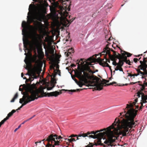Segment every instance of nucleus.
Returning <instances> with one entry per match:
<instances>
[{
	"instance_id": "9b49d317",
	"label": "nucleus",
	"mask_w": 147,
	"mask_h": 147,
	"mask_svg": "<svg viewBox=\"0 0 147 147\" xmlns=\"http://www.w3.org/2000/svg\"><path fill=\"white\" fill-rule=\"evenodd\" d=\"M137 73L136 74H131L130 73H128V76H130L132 79L134 78V76H141V78L142 79L145 78L146 80V77L144 75V74L142 73V71H141L140 70L138 69V68L136 69Z\"/></svg>"
},
{
	"instance_id": "680f3d73",
	"label": "nucleus",
	"mask_w": 147,
	"mask_h": 147,
	"mask_svg": "<svg viewBox=\"0 0 147 147\" xmlns=\"http://www.w3.org/2000/svg\"><path fill=\"white\" fill-rule=\"evenodd\" d=\"M86 134H87V136H88V135L90 134H91V133H90V132H88Z\"/></svg>"
},
{
	"instance_id": "c756f323",
	"label": "nucleus",
	"mask_w": 147,
	"mask_h": 147,
	"mask_svg": "<svg viewBox=\"0 0 147 147\" xmlns=\"http://www.w3.org/2000/svg\"><path fill=\"white\" fill-rule=\"evenodd\" d=\"M106 129H107V128L106 129L104 128L103 129H101L100 131H96V132H95L94 131H92L90 133H91V134H94V135H96V133H97L98 132L103 131H106Z\"/></svg>"
},
{
	"instance_id": "7c9ffc66",
	"label": "nucleus",
	"mask_w": 147,
	"mask_h": 147,
	"mask_svg": "<svg viewBox=\"0 0 147 147\" xmlns=\"http://www.w3.org/2000/svg\"><path fill=\"white\" fill-rule=\"evenodd\" d=\"M108 51H109L108 50H105V49H103V51L102 52L101 54L102 55H105L104 56V58H105V56H106V55L108 54H107V52Z\"/></svg>"
},
{
	"instance_id": "f704fd0d",
	"label": "nucleus",
	"mask_w": 147,
	"mask_h": 147,
	"mask_svg": "<svg viewBox=\"0 0 147 147\" xmlns=\"http://www.w3.org/2000/svg\"><path fill=\"white\" fill-rule=\"evenodd\" d=\"M142 100H147V95H144L143 93L141 96Z\"/></svg>"
},
{
	"instance_id": "4d7b16f0",
	"label": "nucleus",
	"mask_w": 147,
	"mask_h": 147,
	"mask_svg": "<svg viewBox=\"0 0 147 147\" xmlns=\"http://www.w3.org/2000/svg\"><path fill=\"white\" fill-rule=\"evenodd\" d=\"M137 82H131L130 84H131V85H133V84H134L136 83H137Z\"/></svg>"
},
{
	"instance_id": "ea45409f",
	"label": "nucleus",
	"mask_w": 147,
	"mask_h": 147,
	"mask_svg": "<svg viewBox=\"0 0 147 147\" xmlns=\"http://www.w3.org/2000/svg\"><path fill=\"white\" fill-rule=\"evenodd\" d=\"M28 44V41L27 42H26V43L25 44V43L24 42V47L26 48V50H28V49L27 47V45Z\"/></svg>"
},
{
	"instance_id": "aec40b11",
	"label": "nucleus",
	"mask_w": 147,
	"mask_h": 147,
	"mask_svg": "<svg viewBox=\"0 0 147 147\" xmlns=\"http://www.w3.org/2000/svg\"><path fill=\"white\" fill-rule=\"evenodd\" d=\"M38 52L39 58L43 59L44 56V53L42 51V49L41 48L38 50Z\"/></svg>"
},
{
	"instance_id": "0eeeda50",
	"label": "nucleus",
	"mask_w": 147,
	"mask_h": 147,
	"mask_svg": "<svg viewBox=\"0 0 147 147\" xmlns=\"http://www.w3.org/2000/svg\"><path fill=\"white\" fill-rule=\"evenodd\" d=\"M66 1H68V0H58L56 1H54L52 3L53 6L54 10H55L56 8H58L60 10V13L61 14L64 12L65 11V10L64 9V8L61 6V4L62 5L66 4Z\"/></svg>"
},
{
	"instance_id": "f3484780",
	"label": "nucleus",
	"mask_w": 147,
	"mask_h": 147,
	"mask_svg": "<svg viewBox=\"0 0 147 147\" xmlns=\"http://www.w3.org/2000/svg\"><path fill=\"white\" fill-rule=\"evenodd\" d=\"M100 140H99L98 141V143L94 144L93 143L89 142V144L87 145L85 147H93V146L95 145L96 146H97L98 145H100L101 146H103V147H105V145L102 143Z\"/></svg>"
},
{
	"instance_id": "ddd939ff",
	"label": "nucleus",
	"mask_w": 147,
	"mask_h": 147,
	"mask_svg": "<svg viewBox=\"0 0 147 147\" xmlns=\"http://www.w3.org/2000/svg\"><path fill=\"white\" fill-rule=\"evenodd\" d=\"M24 96L25 97V99H26L25 101L23 103H22V106H24L29 102L34 101L35 100V98H33L31 95H30L28 93H27L24 95Z\"/></svg>"
},
{
	"instance_id": "bf43d9fd",
	"label": "nucleus",
	"mask_w": 147,
	"mask_h": 147,
	"mask_svg": "<svg viewBox=\"0 0 147 147\" xmlns=\"http://www.w3.org/2000/svg\"><path fill=\"white\" fill-rule=\"evenodd\" d=\"M110 71H111V73H112V70L111 69V66H110V67H109Z\"/></svg>"
},
{
	"instance_id": "8fccbe9b",
	"label": "nucleus",
	"mask_w": 147,
	"mask_h": 147,
	"mask_svg": "<svg viewBox=\"0 0 147 147\" xmlns=\"http://www.w3.org/2000/svg\"><path fill=\"white\" fill-rule=\"evenodd\" d=\"M76 136H77V135H76L72 134V135H71L70 136H69V137L72 138V137H75Z\"/></svg>"
},
{
	"instance_id": "cd10ccee",
	"label": "nucleus",
	"mask_w": 147,
	"mask_h": 147,
	"mask_svg": "<svg viewBox=\"0 0 147 147\" xmlns=\"http://www.w3.org/2000/svg\"><path fill=\"white\" fill-rule=\"evenodd\" d=\"M83 89H85V88L81 89H77L76 90H64V89H63L62 90H65V91H69V92H75L77 91H80V90H82Z\"/></svg>"
},
{
	"instance_id": "2f4dec72",
	"label": "nucleus",
	"mask_w": 147,
	"mask_h": 147,
	"mask_svg": "<svg viewBox=\"0 0 147 147\" xmlns=\"http://www.w3.org/2000/svg\"><path fill=\"white\" fill-rule=\"evenodd\" d=\"M18 96V93H17L15 95L13 98L11 100V102H13L16 99Z\"/></svg>"
},
{
	"instance_id": "4be33fe9",
	"label": "nucleus",
	"mask_w": 147,
	"mask_h": 147,
	"mask_svg": "<svg viewBox=\"0 0 147 147\" xmlns=\"http://www.w3.org/2000/svg\"><path fill=\"white\" fill-rule=\"evenodd\" d=\"M144 87H141L140 88V90L138 91L137 93V96L138 98H139L140 97V95H142L143 94V91L144 90Z\"/></svg>"
},
{
	"instance_id": "5701e85b",
	"label": "nucleus",
	"mask_w": 147,
	"mask_h": 147,
	"mask_svg": "<svg viewBox=\"0 0 147 147\" xmlns=\"http://www.w3.org/2000/svg\"><path fill=\"white\" fill-rule=\"evenodd\" d=\"M107 54L109 55V58L112 61H113L114 60L115 58H116L114 56V54L113 52V55H112L111 54V52L110 51L107 52Z\"/></svg>"
},
{
	"instance_id": "603ef678",
	"label": "nucleus",
	"mask_w": 147,
	"mask_h": 147,
	"mask_svg": "<svg viewBox=\"0 0 147 147\" xmlns=\"http://www.w3.org/2000/svg\"><path fill=\"white\" fill-rule=\"evenodd\" d=\"M143 55V54H140V55H135V57H140L141 56H142Z\"/></svg>"
},
{
	"instance_id": "473e14b6",
	"label": "nucleus",
	"mask_w": 147,
	"mask_h": 147,
	"mask_svg": "<svg viewBox=\"0 0 147 147\" xmlns=\"http://www.w3.org/2000/svg\"><path fill=\"white\" fill-rule=\"evenodd\" d=\"M25 97L24 95L23 96V98H22L20 99L19 102L20 103H22L23 102H24L26 100L25 99Z\"/></svg>"
},
{
	"instance_id": "f8f14e48",
	"label": "nucleus",
	"mask_w": 147,
	"mask_h": 147,
	"mask_svg": "<svg viewBox=\"0 0 147 147\" xmlns=\"http://www.w3.org/2000/svg\"><path fill=\"white\" fill-rule=\"evenodd\" d=\"M111 51H112L114 53H115L114 54V56L116 58L119 59V62L118 63L117 65H119L120 67H122V66L124 64V59L122 58H123L122 55H121V54L118 53H117L118 54H117L113 50H112Z\"/></svg>"
},
{
	"instance_id": "f03ea898",
	"label": "nucleus",
	"mask_w": 147,
	"mask_h": 147,
	"mask_svg": "<svg viewBox=\"0 0 147 147\" xmlns=\"http://www.w3.org/2000/svg\"><path fill=\"white\" fill-rule=\"evenodd\" d=\"M107 128V131L103 132H100L96 135H90L88 137L94 139L97 138L103 140L105 139L104 143L106 144L105 146H114L113 143L115 142V140L117 138L115 135L114 134V131H113V128L110 127V129Z\"/></svg>"
},
{
	"instance_id": "e433bc0d",
	"label": "nucleus",
	"mask_w": 147,
	"mask_h": 147,
	"mask_svg": "<svg viewBox=\"0 0 147 147\" xmlns=\"http://www.w3.org/2000/svg\"><path fill=\"white\" fill-rule=\"evenodd\" d=\"M84 83H85L84 82L81 81V82H79L78 84L80 87H82L83 86L85 85Z\"/></svg>"
},
{
	"instance_id": "c85d7f7f",
	"label": "nucleus",
	"mask_w": 147,
	"mask_h": 147,
	"mask_svg": "<svg viewBox=\"0 0 147 147\" xmlns=\"http://www.w3.org/2000/svg\"><path fill=\"white\" fill-rule=\"evenodd\" d=\"M24 62L25 63L27 64H30L31 65V59L29 58H28L27 59H25L24 60Z\"/></svg>"
},
{
	"instance_id": "39448f33",
	"label": "nucleus",
	"mask_w": 147,
	"mask_h": 147,
	"mask_svg": "<svg viewBox=\"0 0 147 147\" xmlns=\"http://www.w3.org/2000/svg\"><path fill=\"white\" fill-rule=\"evenodd\" d=\"M62 137L61 136H58L56 134H51L49 135L47 139H44L43 141H47L48 143L53 144V146H58L62 140H61Z\"/></svg>"
},
{
	"instance_id": "4468645a",
	"label": "nucleus",
	"mask_w": 147,
	"mask_h": 147,
	"mask_svg": "<svg viewBox=\"0 0 147 147\" xmlns=\"http://www.w3.org/2000/svg\"><path fill=\"white\" fill-rule=\"evenodd\" d=\"M138 99L136 98L134 100V102L132 103H129V104H127L126 108L127 109V111H128L129 110L131 109H133L135 111H138L137 110H135L134 108V105H135L136 103L138 102Z\"/></svg>"
},
{
	"instance_id": "37998d69",
	"label": "nucleus",
	"mask_w": 147,
	"mask_h": 147,
	"mask_svg": "<svg viewBox=\"0 0 147 147\" xmlns=\"http://www.w3.org/2000/svg\"><path fill=\"white\" fill-rule=\"evenodd\" d=\"M7 120V119H6V118H5L3 120H2L0 122V123L2 125Z\"/></svg>"
},
{
	"instance_id": "338daca9",
	"label": "nucleus",
	"mask_w": 147,
	"mask_h": 147,
	"mask_svg": "<svg viewBox=\"0 0 147 147\" xmlns=\"http://www.w3.org/2000/svg\"><path fill=\"white\" fill-rule=\"evenodd\" d=\"M24 74L23 73H21V76L23 78Z\"/></svg>"
},
{
	"instance_id": "6e6d98bb",
	"label": "nucleus",
	"mask_w": 147,
	"mask_h": 147,
	"mask_svg": "<svg viewBox=\"0 0 147 147\" xmlns=\"http://www.w3.org/2000/svg\"><path fill=\"white\" fill-rule=\"evenodd\" d=\"M71 67H75L76 65L74 64H72L71 65Z\"/></svg>"
},
{
	"instance_id": "6e6552de",
	"label": "nucleus",
	"mask_w": 147,
	"mask_h": 147,
	"mask_svg": "<svg viewBox=\"0 0 147 147\" xmlns=\"http://www.w3.org/2000/svg\"><path fill=\"white\" fill-rule=\"evenodd\" d=\"M143 61H140V64L138 66V68L142 71L146 77L147 76V57L143 56Z\"/></svg>"
},
{
	"instance_id": "a878e982",
	"label": "nucleus",
	"mask_w": 147,
	"mask_h": 147,
	"mask_svg": "<svg viewBox=\"0 0 147 147\" xmlns=\"http://www.w3.org/2000/svg\"><path fill=\"white\" fill-rule=\"evenodd\" d=\"M121 55H122L123 54H125V56H126V55H127V57H130L132 55V54L129 53L122 50L121 51Z\"/></svg>"
},
{
	"instance_id": "2eb2a0df",
	"label": "nucleus",
	"mask_w": 147,
	"mask_h": 147,
	"mask_svg": "<svg viewBox=\"0 0 147 147\" xmlns=\"http://www.w3.org/2000/svg\"><path fill=\"white\" fill-rule=\"evenodd\" d=\"M56 83V82L54 79L52 78L51 82L49 83L47 86V90H50L52 89L55 86Z\"/></svg>"
},
{
	"instance_id": "a19ab883",
	"label": "nucleus",
	"mask_w": 147,
	"mask_h": 147,
	"mask_svg": "<svg viewBox=\"0 0 147 147\" xmlns=\"http://www.w3.org/2000/svg\"><path fill=\"white\" fill-rule=\"evenodd\" d=\"M67 140V141H69L70 142H72L73 141H75L76 140L75 138H71L70 139H65V140Z\"/></svg>"
},
{
	"instance_id": "052dcab7",
	"label": "nucleus",
	"mask_w": 147,
	"mask_h": 147,
	"mask_svg": "<svg viewBox=\"0 0 147 147\" xmlns=\"http://www.w3.org/2000/svg\"><path fill=\"white\" fill-rule=\"evenodd\" d=\"M18 129V128H16L14 131V132H16V131H17Z\"/></svg>"
},
{
	"instance_id": "3c124183",
	"label": "nucleus",
	"mask_w": 147,
	"mask_h": 147,
	"mask_svg": "<svg viewBox=\"0 0 147 147\" xmlns=\"http://www.w3.org/2000/svg\"><path fill=\"white\" fill-rule=\"evenodd\" d=\"M109 81L108 80H106L105 79H102V82H109Z\"/></svg>"
},
{
	"instance_id": "72a5a7b5",
	"label": "nucleus",
	"mask_w": 147,
	"mask_h": 147,
	"mask_svg": "<svg viewBox=\"0 0 147 147\" xmlns=\"http://www.w3.org/2000/svg\"><path fill=\"white\" fill-rule=\"evenodd\" d=\"M98 59V61L100 63L99 64L100 65H101V64H102L101 63H104V62H106V61H104V59H102L101 58H99Z\"/></svg>"
},
{
	"instance_id": "5fc2aeb1",
	"label": "nucleus",
	"mask_w": 147,
	"mask_h": 147,
	"mask_svg": "<svg viewBox=\"0 0 147 147\" xmlns=\"http://www.w3.org/2000/svg\"><path fill=\"white\" fill-rule=\"evenodd\" d=\"M45 55L47 57H48L49 56V54L47 52H45Z\"/></svg>"
},
{
	"instance_id": "13d9d810",
	"label": "nucleus",
	"mask_w": 147,
	"mask_h": 147,
	"mask_svg": "<svg viewBox=\"0 0 147 147\" xmlns=\"http://www.w3.org/2000/svg\"><path fill=\"white\" fill-rule=\"evenodd\" d=\"M57 72L58 73L59 75L60 76V70H58V71H57Z\"/></svg>"
},
{
	"instance_id": "20e7f679",
	"label": "nucleus",
	"mask_w": 147,
	"mask_h": 147,
	"mask_svg": "<svg viewBox=\"0 0 147 147\" xmlns=\"http://www.w3.org/2000/svg\"><path fill=\"white\" fill-rule=\"evenodd\" d=\"M84 71L83 75L82 81L87 84L88 83V79L92 80V81H90L91 86H95V90H100L103 89V86L105 83H103L101 80L98 78L94 75L89 76V74Z\"/></svg>"
},
{
	"instance_id": "49530a36",
	"label": "nucleus",
	"mask_w": 147,
	"mask_h": 147,
	"mask_svg": "<svg viewBox=\"0 0 147 147\" xmlns=\"http://www.w3.org/2000/svg\"><path fill=\"white\" fill-rule=\"evenodd\" d=\"M134 61L135 63H136L138 61H139V60H138V59L136 58H134Z\"/></svg>"
},
{
	"instance_id": "864d4df0",
	"label": "nucleus",
	"mask_w": 147,
	"mask_h": 147,
	"mask_svg": "<svg viewBox=\"0 0 147 147\" xmlns=\"http://www.w3.org/2000/svg\"><path fill=\"white\" fill-rule=\"evenodd\" d=\"M130 130H131V129H130L129 131L127 133V134H129V135H130V133H131V131H130Z\"/></svg>"
},
{
	"instance_id": "e2e57ef3",
	"label": "nucleus",
	"mask_w": 147,
	"mask_h": 147,
	"mask_svg": "<svg viewBox=\"0 0 147 147\" xmlns=\"http://www.w3.org/2000/svg\"><path fill=\"white\" fill-rule=\"evenodd\" d=\"M136 107V109H138V108H139V106L138 105H136H136H135Z\"/></svg>"
},
{
	"instance_id": "a211bd4d",
	"label": "nucleus",
	"mask_w": 147,
	"mask_h": 147,
	"mask_svg": "<svg viewBox=\"0 0 147 147\" xmlns=\"http://www.w3.org/2000/svg\"><path fill=\"white\" fill-rule=\"evenodd\" d=\"M40 38V36L39 34L35 32L33 36V40L36 43L38 42V39Z\"/></svg>"
},
{
	"instance_id": "f257e3e1",
	"label": "nucleus",
	"mask_w": 147,
	"mask_h": 147,
	"mask_svg": "<svg viewBox=\"0 0 147 147\" xmlns=\"http://www.w3.org/2000/svg\"><path fill=\"white\" fill-rule=\"evenodd\" d=\"M138 112V111H135L133 109L127 112L124 111V112L120 113L119 118H116L114 123L108 128L113 127L115 136L120 134L123 136H126L129 128L134 127L138 125L137 121L134 122V119Z\"/></svg>"
},
{
	"instance_id": "58836bf2",
	"label": "nucleus",
	"mask_w": 147,
	"mask_h": 147,
	"mask_svg": "<svg viewBox=\"0 0 147 147\" xmlns=\"http://www.w3.org/2000/svg\"><path fill=\"white\" fill-rule=\"evenodd\" d=\"M109 45L108 44H107L106 45V47L105 48H104V49H105V50H107V51L108 50V51H112L111 50L112 49H110V48H109Z\"/></svg>"
},
{
	"instance_id": "7ed1b4c3",
	"label": "nucleus",
	"mask_w": 147,
	"mask_h": 147,
	"mask_svg": "<svg viewBox=\"0 0 147 147\" xmlns=\"http://www.w3.org/2000/svg\"><path fill=\"white\" fill-rule=\"evenodd\" d=\"M36 85L34 84L32 85L29 84L27 87L28 90L30 93V95L33 98H35V100L37 99L38 97H41L42 96H54L57 97L58 95L61 94V92H59L57 91L49 93L45 92L44 90L47 88V87L45 88L41 87L39 89H36L35 90H34V89Z\"/></svg>"
},
{
	"instance_id": "4c0bfd02",
	"label": "nucleus",
	"mask_w": 147,
	"mask_h": 147,
	"mask_svg": "<svg viewBox=\"0 0 147 147\" xmlns=\"http://www.w3.org/2000/svg\"><path fill=\"white\" fill-rule=\"evenodd\" d=\"M22 26L23 28H25L26 27V22L24 21L22 22Z\"/></svg>"
},
{
	"instance_id": "393cba45",
	"label": "nucleus",
	"mask_w": 147,
	"mask_h": 147,
	"mask_svg": "<svg viewBox=\"0 0 147 147\" xmlns=\"http://www.w3.org/2000/svg\"><path fill=\"white\" fill-rule=\"evenodd\" d=\"M105 59L106 60V62H104V63H101L102 64L101 65L103 66L104 67H110V66L107 63V59L106 57V56H105Z\"/></svg>"
},
{
	"instance_id": "09e8293b",
	"label": "nucleus",
	"mask_w": 147,
	"mask_h": 147,
	"mask_svg": "<svg viewBox=\"0 0 147 147\" xmlns=\"http://www.w3.org/2000/svg\"><path fill=\"white\" fill-rule=\"evenodd\" d=\"M65 54L67 56V57H68L69 56V54H71V53L70 52H68L67 53L65 52Z\"/></svg>"
},
{
	"instance_id": "423d86ee",
	"label": "nucleus",
	"mask_w": 147,
	"mask_h": 147,
	"mask_svg": "<svg viewBox=\"0 0 147 147\" xmlns=\"http://www.w3.org/2000/svg\"><path fill=\"white\" fill-rule=\"evenodd\" d=\"M43 14L40 12H38L35 13L29 19L30 22H34L36 26L41 24L40 22H39L37 20L41 22L43 17Z\"/></svg>"
},
{
	"instance_id": "c9c22d12",
	"label": "nucleus",
	"mask_w": 147,
	"mask_h": 147,
	"mask_svg": "<svg viewBox=\"0 0 147 147\" xmlns=\"http://www.w3.org/2000/svg\"><path fill=\"white\" fill-rule=\"evenodd\" d=\"M104 83H105V82H104ZM116 84V83L115 82H112V83H110V84H106V83L105 84H104L103 85V86L104 85L105 86H109V85H113L114 84Z\"/></svg>"
},
{
	"instance_id": "79ce46f5",
	"label": "nucleus",
	"mask_w": 147,
	"mask_h": 147,
	"mask_svg": "<svg viewBox=\"0 0 147 147\" xmlns=\"http://www.w3.org/2000/svg\"><path fill=\"white\" fill-rule=\"evenodd\" d=\"M82 136L83 137H85L87 136V134H80L78 135V137H81Z\"/></svg>"
},
{
	"instance_id": "6ab92c4d",
	"label": "nucleus",
	"mask_w": 147,
	"mask_h": 147,
	"mask_svg": "<svg viewBox=\"0 0 147 147\" xmlns=\"http://www.w3.org/2000/svg\"><path fill=\"white\" fill-rule=\"evenodd\" d=\"M74 19L68 20L66 18V21L63 24V26L65 27H68L69 26L70 24L73 21Z\"/></svg>"
},
{
	"instance_id": "dca6fc26",
	"label": "nucleus",
	"mask_w": 147,
	"mask_h": 147,
	"mask_svg": "<svg viewBox=\"0 0 147 147\" xmlns=\"http://www.w3.org/2000/svg\"><path fill=\"white\" fill-rule=\"evenodd\" d=\"M85 70H84V65H83L82 68L79 71H77L75 73V74L76 77L79 79H80L81 81L82 77L83 74L82 72Z\"/></svg>"
},
{
	"instance_id": "0e129e2a",
	"label": "nucleus",
	"mask_w": 147,
	"mask_h": 147,
	"mask_svg": "<svg viewBox=\"0 0 147 147\" xmlns=\"http://www.w3.org/2000/svg\"><path fill=\"white\" fill-rule=\"evenodd\" d=\"M33 118V117H31L29 119L27 120V121L32 119Z\"/></svg>"
},
{
	"instance_id": "b1692460",
	"label": "nucleus",
	"mask_w": 147,
	"mask_h": 147,
	"mask_svg": "<svg viewBox=\"0 0 147 147\" xmlns=\"http://www.w3.org/2000/svg\"><path fill=\"white\" fill-rule=\"evenodd\" d=\"M16 111L15 110H13L10 112L7 115V116L6 117V119L8 120L9 118L11 117L13 114Z\"/></svg>"
},
{
	"instance_id": "a18cd8bd",
	"label": "nucleus",
	"mask_w": 147,
	"mask_h": 147,
	"mask_svg": "<svg viewBox=\"0 0 147 147\" xmlns=\"http://www.w3.org/2000/svg\"><path fill=\"white\" fill-rule=\"evenodd\" d=\"M112 64L113 65L116 66V65H117L118 63H117L116 61H113L112 63Z\"/></svg>"
},
{
	"instance_id": "bb28decb",
	"label": "nucleus",
	"mask_w": 147,
	"mask_h": 147,
	"mask_svg": "<svg viewBox=\"0 0 147 147\" xmlns=\"http://www.w3.org/2000/svg\"><path fill=\"white\" fill-rule=\"evenodd\" d=\"M119 70L120 71H121L123 72V74H124V72L123 71V69L121 67H120L119 65H117L115 68V71Z\"/></svg>"
},
{
	"instance_id": "c03bdc74",
	"label": "nucleus",
	"mask_w": 147,
	"mask_h": 147,
	"mask_svg": "<svg viewBox=\"0 0 147 147\" xmlns=\"http://www.w3.org/2000/svg\"><path fill=\"white\" fill-rule=\"evenodd\" d=\"M140 104H141V106H140V107L139 110L141 111L142 110H141L143 108V107H144V106L143 105V103H141L140 102Z\"/></svg>"
},
{
	"instance_id": "69168bd1",
	"label": "nucleus",
	"mask_w": 147,
	"mask_h": 147,
	"mask_svg": "<svg viewBox=\"0 0 147 147\" xmlns=\"http://www.w3.org/2000/svg\"><path fill=\"white\" fill-rule=\"evenodd\" d=\"M107 61H108L109 63H110V60L107 59Z\"/></svg>"
},
{
	"instance_id": "de8ad7c7",
	"label": "nucleus",
	"mask_w": 147,
	"mask_h": 147,
	"mask_svg": "<svg viewBox=\"0 0 147 147\" xmlns=\"http://www.w3.org/2000/svg\"><path fill=\"white\" fill-rule=\"evenodd\" d=\"M146 102H147V101L146 100H141V103H143V104Z\"/></svg>"
},
{
	"instance_id": "774afa93",
	"label": "nucleus",
	"mask_w": 147,
	"mask_h": 147,
	"mask_svg": "<svg viewBox=\"0 0 147 147\" xmlns=\"http://www.w3.org/2000/svg\"><path fill=\"white\" fill-rule=\"evenodd\" d=\"M27 121V120H26V121H24L23 123H22V124H24V123H25L26 122V121Z\"/></svg>"
},
{
	"instance_id": "1a4fd4ad",
	"label": "nucleus",
	"mask_w": 147,
	"mask_h": 147,
	"mask_svg": "<svg viewBox=\"0 0 147 147\" xmlns=\"http://www.w3.org/2000/svg\"><path fill=\"white\" fill-rule=\"evenodd\" d=\"M39 69L37 66H35L33 68V71L32 70H28V74L31 77L29 79L30 81H32L33 80L34 78H36L38 76L36 75L35 73L39 70Z\"/></svg>"
},
{
	"instance_id": "412c9836",
	"label": "nucleus",
	"mask_w": 147,
	"mask_h": 147,
	"mask_svg": "<svg viewBox=\"0 0 147 147\" xmlns=\"http://www.w3.org/2000/svg\"><path fill=\"white\" fill-rule=\"evenodd\" d=\"M122 57H123V59H124V62H125L126 63L128 64L129 65H131V63H133V62H131L129 60H127V56H125V54L122 55Z\"/></svg>"
},
{
	"instance_id": "9d476101",
	"label": "nucleus",
	"mask_w": 147,
	"mask_h": 147,
	"mask_svg": "<svg viewBox=\"0 0 147 147\" xmlns=\"http://www.w3.org/2000/svg\"><path fill=\"white\" fill-rule=\"evenodd\" d=\"M94 60V59L92 57H90L87 59L86 61H85L86 63L84 65V70L92 73V71L90 69L89 65H92L91 63Z\"/></svg>"
}]
</instances>
